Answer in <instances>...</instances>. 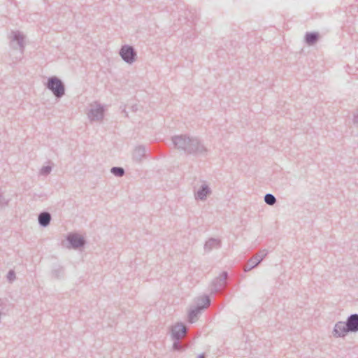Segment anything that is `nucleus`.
Here are the masks:
<instances>
[{
	"mask_svg": "<svg viewBox=\"0 0 358 358\" xmlns=\"http://www.w3.org/2000/svg\"><path fill=\"white\" fill-rule=\"evenodd\" d=\"M187 331L186 327L182 322L177 323L171 328V337L173 340H180Z\"/></svg>",
	"mask_w": 358,
	"mask_h": 358,
	"instance_id": "obj_10",
	"label": "nucleus"
},
{
	"mask_svg": "<svg viewBox=\"0 0 358 358\" xmlns=\"http://www.w3.org/2000/svg\"><path fill=\"white\" fill-rule=\"evenodd\" d=\"M45 87L52 92L57 99H61L65 94V85L57 76L49 77L45 83Z\"/></svg>",
	"mask_w": 358,
	"mask_h": 358,
	"instance_id": "obj_1",
	"label": "nucleus"
},
{
	"mask_svg": "<svg viewBox=\"0 0 358 358\" xmlns=\"http://www.w3.org/2000/svg\"><path fill=\"white\" fill-rule=\"evenodd\" d=\"M10 36V45L11 48L16 50H20V54L22 55L24 50V37L19 31H11Z\"/></svg>",
	"mask_w": 358,
	"mask_h": 358,
	"instance_id": "obj_4",
	"label": "nucleus"
},
{
	"mask_svg": "<svg viewBox=\"0 0 358 358\" xmlns=\"http://www.w3.org/2000/svg\"><path fill=\"white\" fill-rule=\"evenodd\" d=\"M210 303V299L208 296L204 295L198 300L197 306L200 307L205 306V308H206Z\"/></svg>",
	"mask_w": 358,
	"mask_h": 358,
	"instance_id": "obj_20",
	"label": "nucleus"
},
{
	"mask_svg": "<svg viewBox=\"0 0 358 358\" xmlns=\"http://www.w3.org/2000/svg\"><path fill=\"white\" fill-rule=\"evenodd\" d=\"M227 277L228 273L227 271H222L218 277L215 278L210 285V293H218L222 288H224L226 285V279Z\"/></svg>",
	"mask_w": 358,
	"mask_h": 358,
	"instance_id": "obj_5",
	"label": "nucleus"
},
{
	"mask_svg": "<svg viewBox=\"0 0 358 358\" xmlns=\"http://www.w3.org/2000/svg\"><path fill=\"white\" fill-rule=\"evenodd\" d=\"M119 54L126 63L131 64L137 58V52L135 48L129 45H124L121 47Z\"/></svg>",
	"mask_w": 358,
	"mask_h": 358,
	"instance_id": "obj_3",
	"label": "nucleus"
},
{
	"mask_svg": "<svg viewBox=\"0 0 358 358\" xmlns=\"http://www.w3.org/2000/svg\"><path fill=\"white\" fill-rule=\"evenodd\" d=\"M51 214L47 211H43L38 214V224L42 227H47L51 221Z\"/></svg>",
	"mask_w": 358,
	"mask_h": 358,
	"instance_id": "obj_15",
	"label": "nucleus"
},
{
	"mask_svg": "<svg viewBox=\"0 0 358 358\" xmlns=\"http://www.w3.org/2000/svg\"><path fill=\"white\" fill-rule=\"evenodd\" d=\"M51 171L52 167L50 166H43L40 170V173L42 176H48L50 173Z\"/></svg>",
	"mask_w": 358,
	"mask_h": 358,
	"instance_id": "obj_23",
	"label": "nucleus"
},
{
	"mask_svg": "<svg viewBox=\"0 0 358 358\" xmlns=\"http://www.w3.org/2000/svg\"><path fill=\"white\" fill-rule=\"evenodd\" d=\"M207 152L206 148L196 137H189L188 147L186 148V153L188 155H201Z\"/></svg>",
	"mask_w": 358,
	"mask_h": 358,
	"instance_id": "obj_2",
	"label": "nucleus"
},
{
	"mask_svg": "<svg viewBox=\"0 0 358 358\" xmlns=\"http://www.w3.org/2000/svg\"><path fill=\"white\" fill-rule=\"evenodd\" d=\"M205 309V306L198 307L197 306L194 308H192L188 313V321L190 323H194L197 317V315L201 313V310Z\"/></svg>",
	"mask_w": 358,
	"mask_h": 358,
	"instance_id": "obj_19",
	"label": "nucleus"
},
{
	"mask_svg": "<svg viewBox=\"0 0 358 358\" xmlns=\"http://www.w3.org/2000/svg\"><path fill=\"white\" fill-rule=\"evenodd\" d=\"M353 123L355 125H358V113L354 115Z\"/></svg>",
	"mask_w": 358,
	"mask_h": 358,
	"instance_id": "obj_26",
	"label": "nucleus"
},
{
	"mask_svg": "<svg viewBox=\"0 0 358 358\" xmlns=\"http://www.w3.org/2000/svg\"><path fill=\"white\" fill-rule=\"evenodd\" d=\"M50 275L52 278L60 280L64 277L65 268L59 263H55L52 265Z\"/></svg>",
	"mask_w": 358,
	"mask_h": 358,
	"instance_id": "obj_12",
	"label": "nucleus"
},
{
	"mask_svg": "<svg viewBox=\"0 0 358 358\" xmlns=\"http://www.w3.org/2000/svg\"><path fill=\"white\" fill-rule=\"evenodd\" d=\"M180 340H173V348L174 350H182V348L180 343Z\"/></svg>",
	"mask_w": 358,
	"mask_h": 358,
	"instance_id": "obj_25",
	"label": "nucleus"
},
{
	"mask_svg": "<svg viewBox=\"0 0 358 358\" xmlns=\"http://www.w3.org/2000/svg\"><path fill=\"white\" fill-rule=\"evenodd\" d=\"M66 241L70 245L69 248L73 249L83 248L86 243L85 238L76 233H69L66 236Z\"/></svg>",
	"mask_w": 358,
	"mask_h": 358,
	"instance_id": "obj_6",
	"label": "nucleus"
},
{
	"mask_svg": "<svg viewBox=\"0 0 358 358\" xmlns=\"http://www.w3.org/2000/svg\"><path fill=\"white\" fill-rule=\"evenodd\" d=\"M7 280L10 282H13L15 278H16V275H15V272L14 270H10L8 273H7Z\"/></svg>",
	"mask_w": 358,
	"mask_h": 358,
	"instance_id": "obj_24",
	"label": "nucleus"
},
{
	"mask_svg": "<svg viewBox=\"0 0 358 358\" xmlns=\"http://www.w3.org/2000/svg\"><path fill=\"white\" fill-rule=\"evenodd\" d=\"M104 108L101 104H97L96 107H92L88 113V117L91 121H99L103 118Z\"/></svg>",
	"mask_w": 358,
	"mask_h": 358,
	"instance_id": "obj_9",
	"label": "nucleus"
},
{
	"mask_svg": "<svg viewBox=\"0 0 358 358\" xmlns=\"http://www.w3.org/2000/svg\"><path fill=\"white\" fill-rule=\"evenodd\" d=\"M131 109L133 112H136L138 110V106L137 104H134L131 106Z\"/></svg>",
	"mask_w": 358,
	"mask_h": 358,
	"instance_id": "obj_27",
	"label": "nucleus"
},
{
	"mask_svg": "<svg viewBox=\"0 0 358 358\" xmlns=\"http://www.w3.org/2000/svg\"><path fill=\"white\" fill-rule=\"evenodd\" d=\"M123 112L125 113L126 116H127V112L125 110V109L123 110Z\"/></svg>",
	"mask_w": 358,
	"mask_h": 358,
	"instance_id": "obj_29",
	"label": "nucleus"
},
{
	"mask_svg": "<svg viewBox=\"0 0 358 358\" xmlns=\"http://www.w3.org/2000/svg\"><path fill=\"white\" fill-rule=\"evenodd\" d=\"M212 191L209 186L206 184L202 185L195 194L196 199L205 201L207 196L211 194Z\"/></svg>",
	"mask_w": 358,
	"mask_h": 358,
	"instance_id": "obj_14",
	"label": "nucleus"
},
{
	"mask_svg": "<svg viewBox=\"0 0 358 358\" xmlns=\"http://www.w3.org/2000/svg\"><path fill=\"white\" fill-rule=\"evenodd\" d=\"M348 328L350 330V332L356 333L358 332V314L354 313L350 315L346 320Z\"/></svg>",
	"mask_w": 358,
	"mask_h": 358,
	"instance_id": "obj_13",
	"label": "nucleus"
},
{
	"mask_svg": "<svg viewBox=\"0 0 358 358\" xmlns=\"http://www.w3.org/2000/svg\"><path fill=\"white\" fill-rule=\"evenodd\" d=\"M197 358H206V357H205V355H204V354H200V355L197 357Z\"/></svg>",
	"mask_w": 358,
	"mask_h": 358,
	"instance_id": "obj_28",
	"label": "nucleus"
},
{
	"mask_svg": "<svg viewBox=\"0 0 358 358\" xmlns=\"http://www.w3.org/2000/svg\"><path fill=\"white\" fill-rule=\"evenodd\" d=\"M145 155V148L143 145L136 147L133 152V159L136 162H140Z\"/></svg>",
	"mask_w": 358,
	"mask_h": 358,
	"instance_id": "obj_17",
	"label": "nucleus"
},
{
	"mask_svg": "<svg viewBox=\"0 0 358 358\" xmlns=\"http://www.w3.org/2000/svg\"><path fill=\"white\" fill-rule=\"evenodd\" d=\"M266 252L265 251H259L254 257L251 258L247 266H245V271H248L252 268L257 266L265 257Z\"/></svg>",
	"mask_w": 358,
	"mask_h": 358,
	"instance_id": "obj_11",
	"label": "nucleus"
},
{
	"mask_svg": "<svg viewBox=\"0 0 358 358\" xmlns=\"http://www.w3.org/2000/svg\"><path fill=\"white\" fill-rule=\"evenodd\" d=\"M320 35L317 32H307L305 35V42L308 45H315L319 40Z\"/></svg>",
	"mask_w": 358,
	"mask_h": 358,
	"instance_id": "obj_18",
	"label": "nucleus"
},
{
	"mask_svg": "<svg viewBox=\"0 0 358 358\" xmlns=\"http://www.w3.org/2000/svg\"><path fill=\"white\" fill-rule=\"evenodd\" d=\"M221 246V241L220 239L210 238H209L204 245V250L206 252H210L213 248H219Z\"/></svg>",
	"mask_w": 358,
	"mask_h": 358,
	"instance_id": "obj_16",
	"label": "nucleus"
},
{
	"mask_svg": "<svg viewBox=\"0 0 358 358\" xmlns=\"http://www.w3.org/2000/svg\"><path fill=\"white\" fill-rule=\"evenodd\" d=\"M171 139L176 149L186 153V148L188 147V143H189V136L185 135L174 136Z\"/></svg>",
	"mask_w": 358,
	"mask_h": 358,
	"instance_id": "obj_8",
	"label": "nucleus"
},
{
	"mask_svg": "<svg viewBox=\"0 0 358 358\" xmlns=\"http://www.w3.org/2000/svg\"><path fill=\"white\" fill-rule=\"evenodd\" d=\"M277 200L274 195L272 194H266L264 196V202L269 205L273 206L276 203Z\"/></svg>",
	"mask_w": 358,
	"mask_h": 358,
	"instance_id": "obj_22",
	"label": "nucleus"
},
{
	"mask_svg": "<svg viewBox=\"0 0 358 358\" xmlns=\"http://www.w3.org/2000/svg\"><path fill=\"white\" fill-rule=\"evenodd\" d=\"M110 173L116 177H122L125 173V171L122 167L113 166L110 169Z\"/></svg>",
	"mask_w": 358,
	"mask_h": 358,
	"instance_id": "obj_21",
	"label": "nucleus"
},
{
	"mask_svg": "<svg viewBox=\"0 0 358 358\" xmlns=\"http://www.w3.org/2000/svg\"><path fill=\"white\" fill-rule=\"evenodd\" d=\"M346 322H337L334 325L332 336L335 338H345L350 332Z\"/></svg>",
	"mask_w": 358,
	"mask_h": 358,
	"instance_id": "obj_7",
	"label": "nucleus"
}]
</instances>
